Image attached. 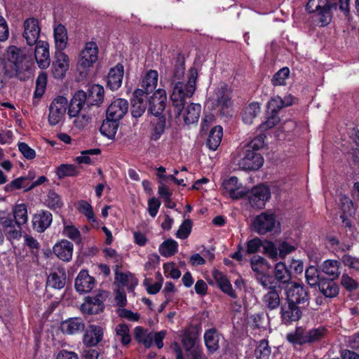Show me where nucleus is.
Here are the masks:
<instances>
[{"label":"nucleus","instance_id":"nucleus-1","mask_svg":"<svg viewBox=\"0 0 359 359\" xmlns=\"http://www.w3.org/2000/svg\"><path fill=\"white\" fill-rule=\"evenodd\" d=\"M264 146L262 137H257L250 142L241 145L233 154V161L239 168L245 170H256L261 168L264 158L257 151Z\"/></svg>","mask_w":359,"mask_h":359},{"label":"nucleus","instance_id":"nucleus-2","mask_svg":"<svg viewBox=\"0 0 359 359\" xmlns=\"http://www.w3.org/2000/svg\"><path fill=\"white\" fill-rule=\"evenodd\" d=\"M197 76L196 70L191 69L188 79L186 81H172V90L170 97L173 111L180 114L181 109L184 107L186 100L193 96L196 90Z\"/></svg>","mask_w":359,"mask_h":359},{"label":"nucleus","instance_id":"nucleus-3","mask_svg":"<svg viewBox=\"0 0 359 359\" xmlns=\"http://www.w3.org/2000/svg\"><path fill=\"white\" fill-rule=\"evenodd\" d=\"M83 99V93H75L69 102L68 110L69 117L75 118L73 121L74 125L79 129L86 127L91 120V115L86 111L88 108L81 104Z\"/></svg>","mask_w":359,"mask_h":359},{"label":"nucleus","instance_id":"nucleus-4","mask_svg":"<svg viewBox=\"0 0 359 359\" xmlns=\"http://www.w3.org/2000/svg\"><path fill=\"white\" fill-rule=\"evenodd\" d=\"M98 60V47L95 42L88 41L85 43L83 47L79 53L77 67L81 69V76L85 77L90 67Z\"/></svg>","mask_w":359,"mask_h":359},{"label":"nucleus","instance_id":"nucleus-5","mask_svg":"<svg viewBox=\"0 0 359 359\" xmlns=\"http://www.w3.org/2000/svg\"><path fill=\"white\" fill-rule=\"evenodd\" d=\"M24 56L16 46H10L6 51L4 65L6 67L8 77L18 76L22 69Z\"/></svg>","mask_w":359,"mask_h":359},{"label":"nucleus","instance_id":"nucleus-6","mask_svg":"<svg viewBox=\"0 0 359 359\" xmlns=\"http://www.w3.org/2000/svg\"><path fill=\"white\" fill-rule=\"evenodd\" d=\"M67 108H69V103L66 97L57 96L55 97L49 106V114L48 121L52 126L62 123L67 112Z\"/></svg>","mask_w":359,"mask_h":359},{"label":"nucleus","instance_id":"nucleus-7","mask_svg":"<svg viewBox=\"0 0 359 359\" xmlns=\"http://www.w3.org/2000/svg\"><path fill=\"white\" fill-rule=\"evenodd\" d=\"M306 10L315 13L323 26L329 24L331 20L330 6L327 0H309Z\"/></svg>","mask_w":359,"mask_h":359},{"label":"nucleus","instance_id":"nucleus-8","mask_svg":"<svg viewBox=\"0 0 359 359\" xmlns=\"http://www.w3.org/2000/svg\"><path fill=\"white\" fill-rule=\"evenodd\" d=\"M23 28L22 36L28 46H32L39 41L41 27L37 19L27 18L23 23Z\"/></svg>","mask_w":359,"mask_h":359},{"label":"nucleus","instance_id":"nucleus-9","mask_svg":"<svg viewBox=\"0 0 359 359\" xmlns=\"http://www.w3.org/2000/svg\"><path fill=\"white\" fill-rule=\"evenodd\" d=\"M286 300L288 302L300 304L308 300V292L299 283L292 282L285 288Z\"/></svg>","mask_w":359,"mask_h":359},{"label":"nucleus","instance_id":"nucleus-10","mask_svg":"<svg viewBox=\"0 0 359 359\" xmlns=\"http://www.w3.org/2000/svg\"><path fill=\"white\" fill-rule=\"evenodd\" d=\"M201 112V106L197 103H190L185 108L181 109V113L174 111L175 118L178 121H183L185 125L194 124L198 122Z\"/></svg>","mask_w":359,"mask_h":359},{"label":"nucleus","instance_id":"nucleus-11","mask_svg":"<svg viewBox=\"0 0 359 359\" xmlns=\"http://www.w3.org/2000/svg\"><path fill=\"white\" fill-rule=\"evenodd\" d=\"M270 197L271 192L269 188L264 185L252 188L248 196L250 205L257 209L264 208Z\"/></svg>","mask_w":359,"mask_h":359},{"label":"nucleus","instance_id":"nucleus-12","mask_svg":"<svg viewBox=\"0 0 359 359\" xmlns=\"http://www.w3.org/2000/svg\"><path fill=\"white\" fill-rule=\"evenodd\" d=\"M104 88L100 85L90 86L87 92L79 90L76 93H83L84 99L81 102V105L89 108L90 106H98L104 99Z\"/></svg>","mask_w":359,"mask_h":359},{"label":"nucleus","instance_id":"nucleus-13","mask_svg":"<svg viewBox=\"0 0 359 359\" xmlns=\"http://www.w3.org/2000/svg\"><path fill=\"white\" fill-rule=\"evenodd\" d=\"M167 104V95L164 89H158L149 100V111L155 116H159Z\"/></svg>","mask_w":359,"mask_h":359},{"label":"nucleus","instance_id":"nucleus-14","mask_svg":"<svg viewBox=\"0 0 359 359\" xmlns=\"http://www.w3.org/2000/svg\"><path fill=\"white\" fill-rule=\"evenodd\" d=\"M276 224V219L273 214L262 212L257 216L253 222V228L259 234H265L271 231Z\"/></svg>","mask_w":359,"mask_h":359},{"label":"nucleus","instance_id":"nucleus-15","mask_svg":"<svg viewBox=\"0 0 359 359\" xmlns=\"http://www.w3.org/2000/svg\"><path fill=\"white\" fill-rule=\"evenodd\" d=\"M128 103L126 100L118 98L114 100L109 106L107 116L113 121H118L127 113Z\"/></svg>","mask_w":359,"mask_h":359},{"label":"nucleus","instance_id":"nucleus-16","mask_svg":"<svg viewBox=\"0 0 359 359\" xmlns=\"http://www.w3.org/2000/svg\"><path fill=\"white\" fill-rule=\"evenodd\" d=\"M302 315V312L297 304L287 302L286 304L281 306L280 318L283 323L285 325L299 320Z\"/></svg>","mask_w":359,"mask_h":359},{"label":"nucleus","instance_id":"nucleus-17","mask_svg":"<svg viewBox=\"0 0 359 359\" xmlns=\"http://www.w3.org/2000/svg\"><path fill=\"white\" fill-rule=\"evenodd\" d=\"M222 187L225 193L233 199L241 198L247 193L236 177L225 180L222 183Z\"/></svg>","mask_w":359,"mask_h":359},{"label":"nucleus","instance_id":"nucleus-18","mask_svg":"<svg viewBox=\"0 0 359 359\" xmlns=\"http://www.w3.org/2000/svg\"><path fill=\"white\" fill-rule=\"evenodd\" d=\"M103 334V329L100 326L89 325L83 334V343L88 347L95 346L102 340Z\"/></svg>","mask_w":359,"mask_h":359},{"label":"nucleus","instance_id":"nucleus-19","mask_svg":"<svg viewBox=\"0 0 359 359\" xmlns=\"http://www.w3.org/2000/svg\"><path fill=\"white\" fill-rule=\"evenodd\" d=\"M69 67V57L62 51H58L55 61L53 63V74L55 78L62 79L65 76Z\"/></svg>","mask_w":359,"mask_h":359},{"label":"nucleus","instance_id":"nucleus-20","mask_svg":"<svg viewBox=\"0 0 359 359\" xmlns=\"http://www.w3.org/2000/svg\"><path fill=\"white\" fill-rule=\"evenodd\" d=\"M95 278L88 274V271L81 270L75 280V289L80 293L90 292L95 286Z\"/></svg>","mask_w":359,"mask_h":359},{"label":"nucleus","instance_id":"nucleus-21","mask_svg":"<svg viewBox=\"0 0 359 359\" xmlns=\"http://www.w3.org/2000/svg\"><path fill=\"white\" fill-rule=\"evenodd\" d=\"M35 45L36 61L40 68L46 69L50 65L49 44L45 41H39Z\"/></svg>","mask_w":359,"mask_h":359},{"label":"nucleus","instance_id":"nucleus-22","mask_svg":"<svg viewBox=\"0 0 359 359\" xmlns=\"http://www.w3.org/2000/svg\"><path fill=\"white\" fill-rule=\"evenodd\" d=\"M53 220L52 214L46 210H41L34 215L32 218L33 228L38 232H43L49 227Z\"/></svg>","mask_w":359,"mask_h":359},{"label":"nucleus","instance_id":"nucleus-23","mask_svg":"<svg viewBox=\"0 0 359 359\" xmlns=\"http://www.w3.org/2000/svg\"><path fill=\"white\" fill-rule=\"evenodd\" d=\"M267 292L263 295L262 301L264 306L269 310L278 309L280 305V291L277 286H273L266 290Z\"/></svg>","mask_w":359,"mask_h":359},{"label":"nucleus","instance_id":"nucleus-24","mask_svg":"<svg viewBox=\"0 0 359 359\" xmlns=\"http://www.w3.org/2000/svg\"><path fill=\"white\" fill-rule=\"evenodd\" d=\"M73 248L70 241L62 239L53 246V252L61 260L69 262L72 257Z\"/></svg>","mask_w":359,"mask_h":359},{"label":"nucleus","instance_id":"nucleus-25","mask_svg":"<svg viewBox=\"0 0 359 359\" xmlns=\"http://www.w3.org/2000/svg\"><path fill=\"white\" fill-rule=\"evenodd\" d=\"M123 76V67L118 64L111 68L107 75V86L112 90H117L122 83Z\"/></svg>","mask_w":359,"mask_h":359},{"label":"nucleus","instance_id":"nucleus-26","mask_svg":"<svg viewBox=\"0 0 359 359\" xmlns=\"http://www.w3.org/2000/svg\"><path fill=\"white\" fill-rule=\"evenodd\" d=\"M212 276L217 286L223 292L233 299L237 297V294L233 290L232 285L226 275L219 271L214 270L212 271Z\"/></svg>","mask_w":359,"mask_h":359},{"label":"nucleus","instance_id":"nucleus-27","mask_svg":"<svg viewBox=\"0 0 359 359\" xmlns=\"http://www.w3.org/2000/svg\"><path fill=\"white\" fill-rule=\"evenodd\" d=\"M222 339V336L215 328H211L205 331L204 334V341L209 353H212L219 349Z\"/></svg>","mask_w":359,"mask_h":359},{"label":"nucleus","instance_id":"nucleus-28","mask_svg":"<svg viewBox=\"0 0 359 359\" xmlns=\"http://www.w3.org/2000/svg\"><path fill=\"white\" fill-rule=\"evenodd\" d=\"M104 304L99 297H88L81 306V311L86 314H96L102 311Z\"/></svg>","mask_w":359,"mask_h":359},{"label":"nucleus","instance_id":"nucleus-29","mask_svg":"<svg viewBox=\"0 0 359 359\" xmlns=\"http://www.w3.org/2000/svg\"><path fill=\"white\" fill-rule=\"evenodd\" d=\"M274 280L280 284H286L287 285L292 283L291 273L284 262H280L274 267Z\"/></svg>","mask_w":359,"mask_h":359},{"label":"nucleus","instance_id":"nucleus-30","mask_svg":"<svg viewBox=\"0 0 359 359\" xmlns=\"http://www.w3.org/2000/svg\"><path fill=\"white\" fill-rule=\"evenodd\" d=\"M85 325L83 320L79 318H69L62 323L61 329L63 333L75 334L84 330Z\"/></svg>","mask_w":359,"mask_h":359},{"label":"nucleus","instance_id":"nucleus-31","mask_svg":"<svg viewBox=\"0 0 359 359\" xmlns=\"http://www.w3.org/2000/svg\"><path fill=\"white\" fill-rule=\"evenodd\" d=\"M212 100L217 102L218 107L222 109H229L231 106V100L226 86L218 88L212 97Z\"/></svg>","mask_w":359,"mask_h":359},{"label":"nucleus","instance_id":"nucleus-32","mask_svg":"<svg viewBox=\"0 0 359 359\" xmlns=\"http://www.w3.org/2000/svg\"><path fill=\"white\" fill-rule=\"evenodd\" d=\"M54 39L56 49L58 51H62L67 47L68 40L67 32L65 26L61 24L55 26Z\"/></svg>","mask_w":359,"mask_h":359},{"label":"nucleus","instance_id":"nucleus-33","mask_svg":"<svg viewBox=\"0 0 359 359\" xmlns=\"http://www.w3.org/2000/svg\"><path fill=\"white\" fill-rule=\"evenodd\" d=\"M250 266L254 273V276L264 272H268L271 269V265L264 257L255 255L250 259Z\"/></svg>","mask_w":359,"mask_h":359},{"label":"nucleus","instance_id":"nucleus-34","mask_svg":"<svg viewBox=\"0 0 359 359\" xmlns=\"http://www.w3.org/2000/svg\"><path fill=\"white\" fill-rule=\"evenodd\" d=\"M151 131L150 133V139L153 141L158 140L161 135L164 133L166 126V120L164 116H156L151 121Z\"/></svg>","mask_w":359,"mask_h":359},{"label":"nucleus","instance_id":"nucleus-35","mask_svg":"<svg viewBox=\"0 0 359 359\" xmlns=\"http://www.w3.org/2000/svg\"><path fill=\"white\" fill-rule=\"evenodd\" d=\"M66 283V273L63 269L51 273L47 279V285L55 289H62Z\"/></svg>","mask_w":359,"mask_h":359},{"label":"nucleus","instance_id":"nucleus-36","mask_svg":"<svg viewBox=\"0 0 359 359\" xmlns=\"http://www.w3.org/2000/svg\"><path fill=\"white\" fill-rule=\"evenodd\" d=\"M115 282L121 286H126L133 290L138 283L133 274L130 272L123 273L118 269L115 271Z\"/></svg>","mask_w":359,"mask_h":359},{"label":"nucleus","instance_id":"nucleus-37","mask_svg":"<svg viewBox=\"0 0 359 359\" xmlns=\"http://www.w3.org/2000/svg\"><path fill=\"white\" fill-rule=\"evenodd\" d=\"M318 287L320 292L326 297L332 298L339 294V287L332 279H321Z\"/></svg>","mask_w":359,"mask_h":359},{"label":"nucleus","instance_id":"nucleus-38","mask_svg":"<svg viewBox=\"0 0 359 359\" xmlns=\"http://www.w3.org/2000/svg\"><path fill=\"white\" fill-rule=\"evenodd\" d=\"M222 137L223 129L222 126H215L209 133L207 140V146L213 151L216 150L221 143Z\"/></svg>","mask_w":359,"mask_h":359},{"label":"nucleus","instance_id":"nucleus-39","mask_svg":"<svg viewBox=\"0 0 359 359\" xmlns=\"http://www.w3.org/2000/svg\"><path fill=\"white\" fill-rule=\"evenodd\" d=\"M340 265L341 264L339 261L327 259L323 263L321 269L323 272L332 277V279L334 280L337 278L340 274Z\"/></svg>","mask_w":359,"mask_h":359},{"label":"nucleus","instance_id":"nucleus-40","mask_svg":"<svg viewBox=\"0 0 359 359\" xmlns=\"http://www.w3.org/2000/svg\"><path fill=\"white\" fill-rule=\"evenodd\" d=\"M158 74L156 70H149L143 77L142 87L147 93L151 92L157 86Z\"/></svg>","mask_w":359,"mask_h":359},{"label":"nucleus","instance_id":"nucleus-41","mask_svg":"<svg viewBox=\"0 0 359 359\" xmlns=\"http://www.w3.org/2000/svg\"><path fill=\"white\" fill-rule=\"evenodd\" d=\"M260 112V106L257 102L250 103L245 107L243 114V121L245 124L250 125Z\"/></svg>","mask_w":359,"mask_h":359},{"label":"nucleus","instance_id":"nucleus-42","mask_svg":"<svg viewBox=\"0 0 359 359\" xmlns=\"http://www.w3.org/2000/svg\"><path fill=\"white\" fill-rule=\"evenodd\" d=\"M15 223L20 226L27 223L28 220L27 209L25 203L18 204L13 209Z\"/></svg>","mask_w":359,"mask_h":359},{"label":"nucleus","instance_id":"nucleus-43","mask_svg":"<svg viewBox=\"0 0 359 359\" xmlns=\"http://www.w3.org/2000/svg\"><path fill=\"white\" fill-rule=\"evenodd\" d=\"M117 122V121H113L107 117L100 127L101 133L109 138L114 137L118 128Z\"/></svg>","mask_w":359,"mask_h":359},{"label":"nucleus","instance_id":"nucleus-44","mask_svg":"<svg viewBox=\"0 0 359 359\" xmlns=\"http://www.w3.org/2000/svg\"><path fill=\"white\" fill-rule=\"evenodd\" d=\"M287 339L294 344H304L307 343V331L302 327L296 329L294 332L287 334Z\"/></svg>","mask_w":359,"mask_h":359},{"label":"nucleus","instance_id":"nucleus-45","mask_svg":"<svg viewBox=\"0 0 359 359\" xmlns=\"http://www.w3.org/2000/svg\"><path fill=\"white\" fill-rule=\"evenodd\" d=\"M177 243L172 239L163 242L159 247L161 255L165 257H169L175 254L177 250Z\"/></svg>","mask_w":359,"mask_h":359},{"label":"nucleus","instance_id":"nucleus-46","mask_svg":"<svg viewBox=\"0 0 359 359\" xmlns=\"http://www.w3.org/2000/svg\"><path fill=\"white\" fill-rule=\"evenodd\" d=\"M116 337L120 338L123 345H128L131 341V337L129 333V327L126 324H118L116 325Z\"/></svg>","mask_w":359,"mask_h":359},{"label":"nucleus","instance_id":"nucleus-47","mask_svg":"<svg viewBox=\"0 0 359 359\" xmlns=\"http://www.w3.org/2000/svg\"><path fill=\"white\" fill-rule=\"evenodd\" d=\"M290 75V69L287 67H283L279 69L273 76L271 83L273 86H285L286 84V80L288 79Z\"/></svg>","mask_w":359,"mask_h":359},{"label":"nucleus","instance_id":"nucleus-48","mask_svg":"<svg viewBox=\"0 0 359 359\" xmlns=\"http://www.w3.org/2000/svg\"><path fill=\"white\" fill-rule=\"evenodd\" d=\"M255 280L259 283L264 290H268L270 287L274 286V278L270 274L269 271L264 272L255 276Z\"/></svg>","mask_w":359,"mask_h":359},{"label":"nucleus","instance_id":"nucleus-49","mask_svg":"<svg viewBox=\"0 0 359 359\" xmlns=\"http://www.w3.org/2000/svg\"><path fill=\"white\" fill-rule=\"evenodd\" d=\"M255 355L257 359H269L271 348L269 346L268 341L265 339L260 341L255 349Z\"/></svg>","mask_w":359,"mask_h":359},{"label":"nucleus","instance_id":"nucleus-50","mask_svg":"<svg viewBox=\"0 0 359 359\" xmlns=\"http://www.w3.org/2000/svg\"><path fill=\"white\" fill-rule=\"evenodd\" d=\"M62 235L69 239L79 243L81 240V233L74 226L64 223Z\"/></svg>","mask_w":359,"mask_h":359},{"label":"nucleus","instance_id":"nucleus-51","mask_svg":"<svg viewBox=\"0 0 359 359\" xmlns=\"http://www.w3.org/2000/svg\"><path fill=\"white\" fill-rule=\"evenodd\" d=\"M78 210L86 217L89 222L95 223L96 222L93 208L87 201H80L78 203Z\"/></svg>","mask_w":359,"mask_h":359},{"label":"nucleus","instance_id":"nucleus-52","mask_svg":"<svg viewBox=\"0 0 359 359\" xmlns=\"http://www.w3.org/2000/svg\"><path fill=\"white\" fill-rule=\"evenodd\" d=\"M47 85V75L44 72L39 74L36 81V89L34 91V97L40 98L45 93Z\"/></svg>","mask_w":359,"mask_h":359},{"label":"nucleus","instance_id":"nucleus-53","mask_svg":"<svg viewBox=\"0 0 359 359\" xmlns=\"http://www.w3.org/2000/svg\"><path fill=\"white\" fill-rule=\"evenodd\" d=\"M305 278L307 283L311 286L318 285L320 282L319 272L318 269L313 266H311L306 269L305 272Z\"/></svg>","mask_w":359,"mask_h":359},{"label":"nucleus","instance_id":"nucleus-54","mask_svg":"<svg viewBox=\"0 0 359 359\" xmlns=\"http://www.w3.org/2000/svg\"><path fill=\"white\" fill-rule=\"evenodd\" d=\"M326 329L323 327H318L307 331V343H313L325 337Z\"/></svg>","mask_w":359,"mask_h":359},{"label":"nucleus","instance_id":"nucleus-55","mask_svg":"<svg viewBox=\"0 0 359 359\" xmlns=\"http://www.w3.org/2000/svg\"><path fill=\"white\" fill-rule=\"evenodd\" d=\"M57 175L59 178H63L67 176H76L78 175V170L74 165L62 164L57 168Z\"/></svg>","mask_w":359,"mask_h":359},{"label":"nucleus","instance_id":"nucleus-56","mask_svg":"<svg viewBox=\"0 0 359 359\" xmlns=\"http://www.w3.org/2000/svg\"><path fill=\"white\" fill-rule=\"evenodd\" d=\"M47 205L52 209L60 208L62 206V202L60 196L54 191H50L47 196Z\"/></svg>","mask_w":359,"mask_h":359},{"label":"nucleus","instance_id":"nucleus-57","mask_svg":"<svg viewBox=\"0 0 359 359\" xmlns=\"http://www.w3.org/2000/svg\"><path fill=\"white\" fill-rule=\"evenodd\" d=\"M100 153V149H92L81 152V156H77L76 161L78 163L90 164L92 161L88 155H97Z\"/></svg>","mask_w":359,"mask_h":359},{"label":"nucleus","instance_id":"nucleus-58","mask_svg":"<svg viewBox=\"0 0 359 359\" xmlns=\"http://www.w3.org/2000/svg\"><path fill=\"white\" fill-rule=\"evenodd\" d=\"M191 222L190 219H186L180 226L177 231L176 236L181 239L187 238L191 233Z\"/></svg>","mask_w":359,"mask_h":359},{"label":"nucleus","instance_id":"nucleus-59","mask_svg":"<svg viewBox=\"0 0 359 359\" xmlns=\"http://www.w3.org/2000/svg\"><path fill=\"white\" fill-rule=\"evenodd\" d=\"M283 99L280 96H276L270 100L268 103V109L271 110V114L277 113L284 107V104H283Z\"/></svg>","mask_w":359,"mask_h":359},{"label":"nucleus","instance_id":"nucleus-60","mask_svg":"<svg viewBox=\"0 0 359 359\" xmlns=\"http://www.w3.org/2000/svg\"><path fill=\"white\" fill-rule=\"evenodd\" d=\"M264 253L273 260H276L279 257L278 248L275 246L272 242H266L263 246Z\"/></svg>","mask_w":359,"mask_h":359},{"label":"nucleus","instance_id":"nucleus-61","mask_svg":"<svg viewBox=\"0 0 359 359\" xmlns=\"http://www.w3.org/2000/svg\"><path fill=\"white\" fill-rule=\"evenodd\" d=\"M196 337L191 333L186 332L182 339V344L187 351H190L196 344Z\"/></svg>","mask_w":359,"mask_h":359},{"label":"nucleus","instance_id":"nucleus-62","mask_svg":"<svg viewBox=\"0 0 359 359\" xmlns=\"http://www.w3.org/2000/svg\"><path fill=\"white\" fill-rule=\"evenodd\" d=\"M341 284L348 290H354L358 287V283L357 281L347 274L342 275Z\"/></svg>","mask_w":359,"mask_h":359},{"label":"nucleus","instance_id":"nucleus-63","mask_svg":"<svg viewBox=\"0 0 359 359\" xmlns=\"http://www.w3.org/2000/svg\"><path fill=\"white\" fill-rule=\"evenodd\" d=\"M15 225V223H14L11 227L4 231L7 238L10 241L19 239L22 236L21 227L19 226L16 227Z\"/></svg>","mask_w":359,"mask_h":359},{"label":"nucleus","instance_id":"nucleus-64","mask_svg":"<svg viewBox=\"0 0 359 359\" xmlns=\"http://www.w3.org/2000/svg\"><path fill=\"white\" fill-rule=\"evenodd\" d=\"M280 121V118L276 114H271V115L267 118V120L259 125V130L265 131L274 127Z\"/></svg>","mask_w":359,"mask_h":359}]
</instances>
